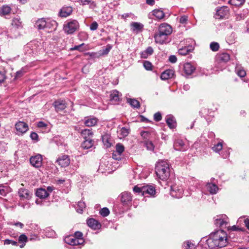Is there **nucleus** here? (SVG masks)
Wrapping results in <instances>:
<instances>
[{
  "label": "nucleus",
  "mask_w": 249,
  "mask_h": 249,
  "mask_svg": "<svg viewBox=\"0 0 249 249\" xmlns=\"http://www.w3.org/2000/svg\"><path fill=\"white\" fill-rule=\"evenodd\" d=\"M207 244L210 249L223 248L227 244V235L223 230H219L212 233L207 240Z\"/></svg>",
  "instance_id": "nucleus-1"
},
{
  "label": "nucleus",
  "mask_w": 249,
  "mask_h": 249,
  "mask_svg": "<svg viewBox=\"0 0 249 249\" xmlns=\"http://www.w3.org/2000/svg\"><path fill=\"white\" fill-rule=\"evenodd\" d=\"M155 172L160 179L162 180H166L170 176L169 164L165 160L159 161L156 165Z\"/></svg>",
  "instance_id": "nucleus-2"
},
{
  "label": "nucleus",
  "mask_w": 249,
  "mask_h": 249,
  "mask_svg": "<svg viewBox=\"0 0 249 249\" xmlns=\"http://www.w3.org/2000/svg\"><path fill=\"white\" fill-rule=\"evenodd\" d=\"M79 24L78 22L74 19L71 20L64 25V31L68 34H73L77 29L79 28Z\"/></svg>",
  "instance_id": "nucleus-3"
},
{
  "label": "nucleus",
  "mask_w": 249,
  "mask_h": 249,
  "mask_svg": "<svg viewBox=\"0 0 249 249\" xmlns=\"http://www.w3.org/2000/svg\"><path fill=\"white\" fill-rule=\"evenodd\" d=\"M229 222V218L226 215H217L214 217L216 226L227 228Z\"/></svg>",
  "instance_id": "nucleus-4"
},
{
  "label": "nucleus",
  "mask_w": 249,
  "mask_h": 249,
  "mask_svg": "<svg viewBox=\"0 0 249 249\" xmlns=\"http://www.w3.org/2000/svg\"><path fill=\"white\" fill-rule=\"evenodd\" d=\"M183 190L181 186L173 185L171 188L170 194L175 198H181L183 196Z\"/></svg>",
  "instance_id": "nucleus-5"
},
{
  "label": "nucleus",
  "mask_w": 249,
  "mask_h": 249,
  "mask_svg": "<svg viewBox=\"0 0 249 249\" xmlns=\"http://www.w3.org/2000/svg\"><path fill=\"white\" fill-rule=\"evenodd\" d=\"M18 195L20 200H30L32 196V193L28 189L21 188L18 189Z\"/></svg>",
  "instance_id": "nucleus-6"
},
{
  "label": "nucleus",
  "mask_w": 249,
  "mask_h": 249,
  "mask_svg": "<svg viewBox=\"0 0 249 249\" xmlns=\"http://www.w3.org/2000/svg\"><path fill=\"white\" fill-rule=\"evenodd\" d=\"M17 134L22 135L27 131L28 125L23 122H18L15 124Z\"/></svg>",
  "instance_id": "nucleus-7"
},
{
  "label": "nucleus",
  "mask_w": 249,
  "mask_h": 249,
  "mask_svg": "<svg viewBox=\"0 0 249 249\" xmlns=\"http://www.w3.org/2000/svg\"><path fill=\"white\" fill-rule=\"evenodd\" d=\"M230 59L229 54L226 53H219L215 56L216 62L218 64H225Z\"/></svg>",
  "instance_id": "nucleus-8"
},
{
  "label": "nucleus",
  "mask_w": 249,
  "mask_h": 249,
  "mask_svg": "<svg viewBox=\"0 0 249 249\" xmlns=\"http://www.w3.org/2000/svg\"><path fill=\"white\" fill-rule=\"evenodd\" d=\"M156 194L155 187L152 185H143L142 189V195L154 196Z\"/></svg>",
  "instance_id": "nucleus-9"
},
{
  "label": "nucleus",
  "mask_w": 249,
  "mask_h": 249,
  "mask_svg": "<svg viewBox=\"0 0 249 249\" xmlns=\"http://www.w3.org/2000/svg\"><path fill=\"white\" fill-rule=\"evenodd\" d=\"M56 162L61 167H66L70 165V159L69 156L63 155L58 157Z\"/></svg>",
  "instance_id": "nucleus-10"
},
{
  "label": "nucleus",
  "mask_w": 249,
  "mask_h": 249,
  "mask_svg": "<svg viewBox=\"0 0 249 249\" xmlns=\"http://www.w3.org/2000/svg\"><path fill=\"white\" fill-rule=\"evenodd\" d=\"M229 14V8L226 6H223L217 10L215 17L217 19L223 18L228 17Z\"/></svg>",
  "instance_id": "nucleus-11"
},
{
  "label": "nucleus",
  "mask_w": 249,
  "mask_h": 249,
  "mask_svg": "<svg viewBox=\"0 0 249 249\" xmlns=\"http://www.w3.org/2000/svg\"><path fill=\"white\" fill-rule=\"evenodd\" d=\"M65 242L71 246L83 245L84 243L83 239H77L73 236L67 237L65 239Z\"/></svg>",
  "instance_id": "nucleus-12"
},
{
  "label": "nucleus",
  "mask_w": 249,
  "mask_h": 249,
  "mask_svg": "<svg viewBox=\"0 0 249 249\" xmlns=\"http://www.w3.org/2000/svg\"><path fill=\"white\" fill-rule=\"evenodd\" d=\"M158 31L168 37L172 32V28L169 24L164 23L159 26Z\"/></svg>",
  "instance_id": "nucleus-13"
},
{
  "label": "nucleus",
  "mask_w": 249,
  "mask_h": 249,
  "mask_svg": "<svg viewBox=\"0 0 249 249\" xmlns=\"http://www.w3.org/2000/svg\"><path fill=\"white\" fill-rule=\"evenodd\" d=\"M30 163L34 167L38 168L40 167L42 163V157L40 154H37L32 156L30 158Z\"/></svg>",
  "instance_id": "nucleus-14"
},
{
  "label": "nucleus",
  "mask_w": 249,
  "mask_h": 249,
  "mask_svg": "<svg viewBox=\"0 0 249 249\" xmlns=\"http://www.w3.org/2000/svg\"><path fill=\"white\" fill-rule=\"evenodd\" d=\"M174 148L178 151H185L188 149V146L184 144L182 140L178 139L174 142Z\"/></svg>",
  "instance_id": "nucleus-15"
},
{
  "label": "nucleus",
  "mask_w": 249,
  "mask_h": 249,
  "mask_svg": "<svg viewBox=\"0 0 249 249\" xmlns=\"http://www.w3.org/2000/svg\"><path fill=\"white\" fill-rule=\"evenodd\" d=\"M154 37L155 42L160 44L165 43L168 38V37L164 35V34L160 33L159 31L155 33Z\"/></svg>",
  "instance_id": "nucleus-16"
},
{
  "label": "nucleus",
  "mask_w": 249,
  "mask_h": 249,
  "mask_svg": "<svg viewBox=\"0 0 249 249\" xmlns=\"http://www.w3.org/2000/svg\"><path fill=\"white\" fill-rule=\"evenodd\" d=\"M166 122L170 129H174L177 126V122L175 117L172 115H168L165 117Z\"/></svg>",
  "instance_id": "nucleus-17"
},
{
  "label": "nucleus",
  "mask_w": 249,
  "mask_h": 249,
  "mask_svg": "<svg viewBox=\"0 0 249 249\" xmlns=\"http://www.w3.org/2000/svg\"><path fill=\"white\" fill-rule=\"evenodd\" d=\"M121 202L124 204H127L132 200V196L130 193L124 192L121 195Z\"/></svg>",
  "instance_id": "nucleus-18"
},
{
  "label": "nucleus",
  "mask_w": 249,
  "mask_h": 249,
  "mask_svg": "<svg viewBox=\"0 0 249 249\" xmlns=\"http://www.w3.org/2000/svg\"><path fill=\"white\" fill-rule=\"evenodd\" d=\"M195 70V68L190 63L184 64L183 71L186 75H191Z\"/></svg>",
  "instance_id": "nucleus-19"
},
{
  "label": "nucleus",
  "mask_w": 249,
  "mask_h": 249,
  "mask_svg": "<svg viewBox=\"0 0 249 249\" xmlns=\"http://www.w3.org/2000/svg\"><path fill=\"white\" fill-rule=\"evenodd\" d=\"M87 223L89 227L94 230L98 229L101 227L100 224L94 218H90L88 219Z\"/></svg>",
  "instance_id": "nucleus-20"
},
{
  "label": "nucleus",
  "mask_w": 249,
  "mask_h": 249,
  "mask_svg": "<svg viewBox=\"0 0 249 249\" xmlns=\"http://www.w3.org/2000/svg\"><path fill=\"white\" fill-rule=\"evenodd\" d=\"M36 195L41 199H44L47 197L49 196V194L46 189L40 188L36 190Z\"/></svg>",
  "instance_id": "nucleus-21"
},
{
  "label": "nucleus",
  "mask_w": 249,
  "mask_h": 249,
  "mask_svg": "<svg viewBox=\"0 0 249 249\" xmlns=\"http://www.w3.org/2000/svg\"><path fill=\"white\" fill-rule=\"evenodd\" d=\"M56 111H59L64 110L66 107L65 102L64 101H56L53 103Z\"/></svg>",
  "instance_id": "nucleus-22"
},
{
  "label": "nucleus",
  "mask_w": 249,
  "mask_h": 249,
  "mask_svg": "<svg viewBox=\"0 0 249 249\" xmlns=\"http://www.w3.org/2000/svg\"><path fill=\"white\" fill-rule=\"evenodd\" d=\"M174 72L173 70H167L163 72L160 75V78L162 80H167L171 78L174 75Z\"/></svg>",
  "instance_id": "nucleus-23"
},
{
  "label": "nucleus",
  "mask_w": 249,
  "mask_h": 249,
  "mask_svg": "<svg viewBox=\"0 0 249 249\" xmlns=\"http://www.w3.org/2000/svg\"><path fill=\"white\" fill-rule=\"evenodd\" d=\"M193 50V48L191 45H188L180 48L178 50V53L181 55H185L188 53L191 52Z\"/></svg>",
  "instance_id": "nucleus-24"
},
{
  "label": "nucleus",
  "mask_w": 249,
  "mask_h": 249,
  "mask_svg": "<svg viewBox=\"0 0 249 249\" xmlns=\"http://www.w3.org/2000/svg\"><path fill=\"white\" fill-rule=\"evenodd\" d=\"M97 119L94 117L88 118L85 119L84 124L88 127L95 125L97 123Z\"/></svg>",
  "instance_id": "nucleus-25"
},
{
  "label": "nucleus",
  "mask_w": 249,
  "mask_h": 249,
  "mask_svg": "<svg viewBox=\"0 0 249 249\" xmlns=\"http://www.w3.org/2000/svg\"><path fill=\"white\" fill-rule=\"evenodd\" d=\"M72 8L70 7L63 8L59 13L61 17H67L72 13Z\"/></svg>",
  "instance_id": "nucleus-26"
},
{
  "label": "nucleus",
  "mask_w": 249,
  "mask_h": 249,
  "mask_svg": "<svg viewBox=\"0 0 249 249\" xmlns=\"http://www.w3.org/2000/svg\"><path fill=\"white\" fill-rule=\"evenodd\" d=\"M206 188L211 194H215L218 190V187L215 184L211 183H207Z\"/></svg>",
  "instance_id": "nucleus-27"
},
{
  "label": "nucleus",
  "mask_w": 249,
  "mask_h": 249,
  "mask_svg": "<svg viewBox=\"0 0 249 249\" xmlns=\"http://www.w3.org/2000/svg\"><path fill=\"white\" fill-rule=\"evenodd\" d=\"M46 26V18L39 19L36 23V26L39 30L45 29Z\"/></svg>",
  "instance_id": "nucleus-28"
},
{
  "label": "nucleus",
  "mask_w": 249,
  "mask_h": 249,
  "mask_svg": "<svg viewBox=\"0 0 249 249\" xmlns=\"http://www.w3.org/2000/svg\"><path fill=\"white\" fill-rule=\"evenodd\" d=\"M131 26L133 31H136L137 32L142 31L143 27V25L142 23L136 22L131 23Z\"/></svg>",
  "instance_id": "nucleus-29"
},
{
  "label": "nucleus",
  "mask_w": 249,
  "mask_h": 249,
  "mask_svg": "<svg viewBox=\"0 0 249 249\" xmlns=\"http://www.w3.org/2000/svg\"><path fill=\"white\" fill-rule=\"evenodd\" d=\"M85 141L82 144V146L84 149H89L93 145V141L91 139H84Z\"/></svg>",
  "instance_id": "nucleus-30"
},
{
  "label": "nucleus",
  "mask_w": 249,
  "mask_h": 249,
  "mask_svg": "<svg viewBox=\"0 0 249 249\" xmlns=\"http://www.w3.org/2000/svg\"><path fill=\"white\" fill-rule=\"evenodd\" d=\"M153 15L157 19H161L164 17V12L160 9H155L152 11Z\"/></svg>",
  "instance_id": "nucleus-31"
},
{
  "label": "nucleus",
  "mask_w": 249,
  "mask_h": 249,
  "mask_svg": "<svg viewBox=\"0 0 249 249\" xmlns=\"http://www.w3.org/2000/svg\"><path fill=\"white\" fill-rule=\"evenodd\" d=\"M120 93L115 90H113L110 95V99L111 101L117 102L120 99Z\"/></svg>",
  "instance_id": "nucleus-32"
},
{
  "label": "nucleus",
  "mask_w": 249,
  "mask_h": 249,
  "mask_svg": "<svg viewBox=\"0 0 249 249\" xmlns=\"http://www.w3.org/2000/svg\"><path fill=\"white\" fill-rule=\"evenodd\" d=\"M81 135L84 139H91L93 136V133L91 129H85L81 131Z\"/></svg>",
  "instance_id": "nucleus-33"
},
{
  "label": "nucleus",
  "mask_w": 249,
  "mask_h": 249,
  "mask_svg": "<svg viewBox=\"0 0 249 249\" xmlns=\"http://www.w3.org/2000/svg\"><path fill=\"white\" fill-rule=\"evenodd\" d=\"M11 8L8 5H3L0 8V16H5L10 13Z\"/></svg>",
  "instance_id": "nucleus-34"
},
{
  "label": "nucleus",
  "mask_w": 249,
  "mask_h": 249,
  "mask_svg": "<svg viewBox=\"0 0 249 249\" xmlns=\"http://www.w3.org/2000/svg\"><path fill=\"white\" fill-rule=\"evenodd\" d=\"M127 102L133 107L138 108L140 107L139 102L135 99L127 98Z\"/></svg>",
  "instance_id": "nucleus-35"
},
{
  "label": "nucleus",
  "mask_w": 249,
  "mask_h": 249,
  "mask_svg": "<svg viewBox=\"0 0 249 249\" xmlns=\"http://www.w3.org/2000/svg\"><path fill=\"white\" fill-rule=\"evenodd\" d=\"M10 192V188L7 186H0V195L1 196H5L9 192Z\"/></svg>",
  "instance_id": "nucleus-36"
},
{
  "label": "nucleus",
  "mask_w": 249,
  "mask_h": 249,
  "mask_svg": "<svg viewBox=\"0 0 249 249\" xmlns=\"http://www.w3.org/2000/svg\"><path fill=\"white\" fill-rule=\"evenodd\" d=\"M12 25L16 28L22 27V22L20 21V19L18 18H13L12 22Z\"/></svg>",
  "instance_id": "nucleus-37"
},
{
  "label": "nucleus",
  "mask_w": 249,
  "mask_h": 249,
  "mask_svg": "<svg viewBox=\"0 0 249 249\" xmlns=\"http://www.w3.org/2000/svg\"><path fill=\"white\" fill-rule=\"evenodd\" d=\"M86 208V204L83 201H79L78 202L77 204V207H76V211L81 213L83 210Z\"/></svg>",
  "instance_id": "nucleus-38"
},
{
  "label": "nucleus",
  "mask_w": 249,
  "mask_h": 249,
  "mask_svg": "<svg viewBox=\"0 0 249 249\" xmlns=\"http://www.w3.org/2000/svg\"><path fill=\"white\" fill-rule=\"evenodd\" d=\"M124 148L123 145L121 143H119L116 145L115 151H114V152H116L118 155H121L122 154L124 151Z\"/></svg>",
  "instance_id": "nucleus-39"
},
{
  "label": "nucleus",
  "mask_w": 249,
  "mask_h": 249,
  "mask_svg": "<svg viewBox=\"0 0 249 249\" xmlns=\"http://www.w3.org/2000/svg\"><path fill=\"white\" fill-rule=\"evenodd\" d=\"M46 26H45L46 29H51L53 28L56 24V22L52 20L50 18H46Z\"/></svg>",
  "instance_id": "nucleus-40"
},
{
  "label": "nucleus",
  "mask_w": 249,
  "mask_h": 249,
  "mask_svg": "<svg viewBox=\"0 0 249 249\" xmlns=\"http://www.w3.org/2000/svg\"><path fill=\"white\" fill-rule=\"evenodd\" d=\"M103 142L106 147H108L111 146V143L109 141V136L108 134H106L102 137Z\"/></svg>",
  "instance_id": "nucleus-41"
},
{
  "label": "nucleus",
  "mask_w": 249,
  "mask_h": 249,
  "mask_svg": "<svg viewBox=\"0 0 249 249\" xmlns=\"http://www.w3.org/2000/svg\"><path fill=\"white\" fill-rule=\"evenodd\" d=\"M245 0H230L229 3L236 6H240L243 4Z\"/></svg>",
  "instance_id": "nucleus-42"
},
{
  "label": "nucleus",
  "mask_w": 249,
  "mask_h": 249,
  "mask_svg": "<svg viewBox=\"0 0 249 249\" xmlns=\"http://www.w3.org/2000/svg\"><path fill=\"white\" fill-rule=\"evenodd\" d=\"M223 145H222V142H218L217 144L214 145V146L212 147L213 150V151L215 152H218L221 149H222Z\"/></svg>",
  "instance_id": "nucleus-43"
},
{
  "label": "nucleus",
  "mask_w": 249,
  "mask_h": 249,
  "mask_svg": "<svg viewBox=\"0 0 249 249\" xmlns=\"http://www.w3.org/2000/svg\"><path fill=\"white\" fill-rule=\"evenodd\" d=\"M210 47L212 51L216 52L218 50L219 48V45L217 42H213L210 44Z\"/></svg>",
  "instance_id": "nucleus-44"
},
{
  "label": "nucleus",
  "mask_w": 249,
  "mask_h": 249,
  "mask_svg": "<svg viewBox=\"0 0 249 249\" xmlns=\"http://www.w3.org/2000/svg\"><path fill=\"white\" fill-rule=\"evenodd\" d=\"M183 246L185 249H195V246L190 241H187L184 243Z\"/></svg>",
  "instance_id": "nucleus-45"
},
{
  "label": "nucleus",
  "mask_w": 249,
  "mask_h": 249,
  "mask_svg": "<svg viewBox=\"0 0 249 249\" xmlns=\"http://www.w3.org/2000/svg\"><path fill=\"white\" fill-rule=\"evenodd\" d=\"M144 145L147 150H153L154 146L151 141H145L144 142Z\"/></svg>",
  "instance_id": "nucleus-46"
},
{
  "label": "nucleus",
  "mask_w": 249,
  "mask_h": 249,
  "mask_svg": "<svg viewBox=\"0 0 249 249\" xmlns=\"http://www.w3.org/2000/svg\"><path fill=\"white\" fill-rule=\"evenodd\" d=\"M236 71L237 75L241 77H244L246 75V72L243 69L236 68Z\"/></svg>",
  "instance_id": "nucleus-47"
},
{
  "label": "nucleus",
  "mask_w": 249,
  "mask_h": 249,
  "mask_svg": "<svg viewBox=\"0 0 249 249\" xmlns=\"http://www.w3.org/2000/svg\"><path fill=\"white\" fill-rule=\"evenodd\" d=\"M100 214L102 216L106 217L109 214V211L107 208H102L100 211Z\"/></svg>",
  "instance_id": "nucleus-48"
},
{
  "label": "nucleus",
  "mask_w": 249,
  "mask_h": 249,
  "mask_svg": "<svg viewBox=\"0 0 249 249\" xmlns=\"http://www.w3.org/2000/svg\"><path fill=\"white\" fill-rule=\"evenodd\" d=\"M143 65L144 68L146 70L149 71V70H152V64L150 62H149L148 61H145L143 62Z\"/></svg>",
  "instance_id": "nucleus-49"
},
{
  "label": "nucleus",
  "mask_w": 249,
  "mask_h": 249,
  "mask_svg": "<svg viewBox=\"0 0 249 249\" xmlns=\"http://www.w3.org/2000/svg\"><path fill=\"white\" fill-rule=\"evenodd\" d=\"M87 54L89 55L91 58H99L101 56L100 52L97 53H88Z\"/></svg>",
  "instance_id": "nucleus-50"
},
{
  "label": "nucleus",
  "mask_w": 249,
  "mask_h": 249,
  "mask_svg": "<svg viewBox=\"0 0 249 249\" xmlns=\"http://www.w3.org/2000/svg\"><path fill=\"white\" fill-rule=\"evenodd\" d=\"M110 49H111V47L108 46V47L106 48L105 49H103V50L99 51L101 56L107 54L109 53Z\"/></svg>",
  "instance_id": "nucleus-51"
},
{
  "label": "nucleus",
  "mask_w": 249,
  "mask_h": 249,
  "mask_svg": "<svg viewBox=\"0 0 249 249\" xmlns=\"http://www.w3.org/2000/svg\"><path fill=\"white\" fill-rule=\"evenodd\" d=\"M18 241L19 242H22V243L27 242V236L24 234L20 235L18 238Z\"/></svg>",
  "instance_id": "nucleus-52"
},
{
  "label": "nucleus",
  "mask_w": 249,
  "mask_h": 249,
  "mask_svg": "<svg viewBox=\"0 0 249 249\" xmlns=\"http://www.w3.org/2000/svg\"><path fill=\"white\" fill-rule=\"evenodd\" d=\"M188 16L186 15L182 16L179 18V22L181 24L186 23L188 20Z\"/></svg>",
  "instance_id": "nucleus-53"
},
{
  "label": "nucleus",
  "mask_w": 249,
  "mask_h": 249,
  "mask_svg": "<svg viewBox=\"0 0 249 249\" xmlns=\"http://www.w3.org/2000/svg\"><path fill=\"white\" fill-rule=\"evenodd\" d=\"M142 186L139 187L138 185L134 187L133 190L135 193H141L142 195Z\"/></svg>",
  "instance_id": "nucleus-54"
},
{
  "label": "nucleus",
  "mask_w": 249,
  "mask_h": 249,
  "mask_svg": "<svg viewBox=\"0 0 249 249\" xmlns=\"http://www.w3.org/2000/svg\"><path fill=\"white\" fill-rule=\"evenodd\" d=\"M154 118L156 121L159 122L162 119L161 114L160 112H157L154 114Z\"/></svg>",
  "instance_id": "nucleus-55"
},
{
  "label": "nucleus",
  "mask_w": 249,
  "mask_h": 249,
  "mask_svg": "<svg viewBox=\"0 0 249 249\" xmlns=\"http://www.w3.org/2000/svg\"><path fill=\"white\" fill-rule=\"evenodd\" d=\"M4 243L5 245H9L11 244L14 246H17L18 244L17 242L9 239H5L4 241Z\"/></svg>",
  "instance_id": "nucleus-56"
},
{
  "label": "nucleus",
  "mask_w": 249,
  "mask_h": 249,
  "mask_svg": "<svg viewBox=\"0 0 249 249\" xmlns=\"http://www.w3.org/2000/svg\"><path fill=\"white\" fill-rule=\"evenodd\" d=\"M98 26V23L96 21H94L91 24V25L90 26V29L91 31L96 30L97 29Z\"/></svg>",
  "instance_id": "nucleus-57"
},
{
  "label": "nucleus",
  "mask_w": 249,
  "mask_h": 249,
  "mask_svg": "<svg viewBox=\"0 0 249 249\" xmlns=\"http://www.w3.org/2000/svg\"><path fill=\"white\" fill-rule=\"evenodd\" d=\"M73 237H75V238L77 239H83V233L80 231H76L74 233Z\"/></svg>",
  "instance_id": "nucleus-58"
},
{
  "label": "nucleus",
  "mask_w": 249,
  "mask_h": 249,
  "mask_svg": "<svg viewBox=\"0 0 249 249\" xmlns=\"http://www.w3.org/2000/svg\"><path fill=\"white\" fill-rule=\"evenodd\" d=\"M30 137L33 140H38V135L35 132H32L30 134Z\"/></svg>",
  "instance_id": "nucleus-59"
},
{
  "label": "nucleus",
  "mask_w": 249,
  "mask_h": 249,
  "mask_svg": "<svg viewBox=\"0 0 249 249\" xmlns=\"http://www.w3.org/2000/svg\"><path fill=\"white\" fill-rule=\"evenodd\" d=\"M227 228L228 230H231L232 231H237L240 230V229L239 228L235 225H233L231 227L228 226Z\"/></svg>",
  "instance_id": "nucleus-60"
},
{
  "label": "nucleus",
  "mask_w": 249,
  "mask_h": 249,
  "mask_svg": "<svg viewBox=\"0 0 249 249\" xmlns=\"http://www.w3.org/2000/svg\"><path fill=\"white\" fill-rule=\"evenodd\" d=\"M112 158L116 160H120L121 159V155L117 154L115 152L112 153Z\"/></svg>",
  "instance_id": "nucleus-61"
},
{
  "label": "nucleus",
  "mask_w": 249,
  "mask_h": 249,
  "mask_svg": "<svg viewBox=\"0 0 249 249\" xmlns=\"http://www.w3.org/2000/svg\"><path fill=\"white\" fill-rule=\"evenodd\" d=\"M145 51L147 53H148V54H149V55H150L153 53V49L152 47H149L146 49Z\"/></svg>",
  "instance_id": "nucleus-62"
},
{
  "label": "nucleus",
  "mask_w": 249,
  "mask_h": 249,
  "mask_svg": "<svg viewBox=\"0 0 249 249\" xmlns=\"http://www.w3.org/2000/svg\"><path fill=\"white\" fill-rule=\"evenodd\" d=\"M169 60L170 62L172 63H175L177 61V58L176 56L175 55H171L169 57Z\"/></svg>",
  "instance_id": "nucleus-63"
},
{
  "label": "nucleus",
  "mask_w": 249,
  "mask_h": 249,
  "mask_svg": "<svg viewBox=\"0 0 249 249\" xmlns=\"http://www.w3.org/2000/svg\"><path fill=\"white\" fill-rule=\"evenodd\" d=\"M121 132L124 136H127L128 135V134L129 133L128 129H127L126 128H123L121 129Z\"/></svg>",
  "instance_id": "nucleus-64"
}]
</instances>
